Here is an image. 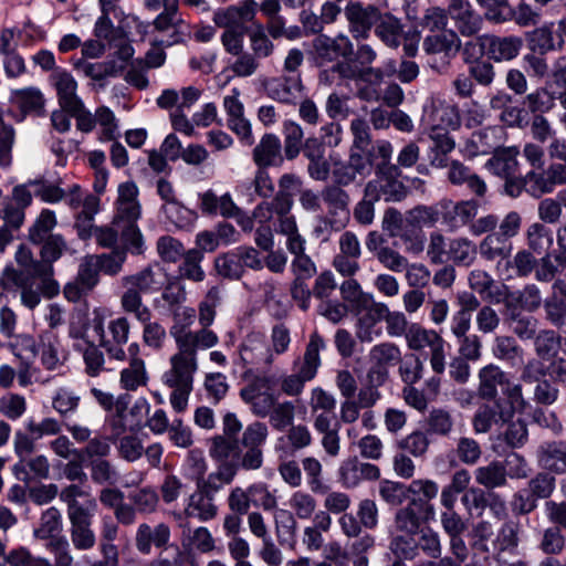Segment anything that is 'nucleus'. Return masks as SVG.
Here are the masks:
<instances>
[{"instance_id":"nucleus-62","label":"nucleus","mask_w":566,"mask_h":566,"mask_svg":"<svg viewBox=\"0 0 566 566\" xmlns=\"http://www.w3.org/2000/svg\"><path fill=\"white\" fill-rule=\"evenodd\" d=\"M248 36L252 54L258 59L269 57L273 53L274 45L268 38L261 23H255L254 27L248 31Z\"/></svg>"},{"instance_id":"nucleus-19","label":"nucleus","mask_w":566,"mask_h":566,"mask_svg":"<svg viewBox=\"0 0 566 566\" xmlns=\"http://www.w3.org/2000/svg\"><path fill=\"white\" fill-rule=\"evenodd\" d=\"M87 512L67 515L70 521V535L73 546L78 551H88L96 544V536L92 528L93 518L97 510L91 503Z\"/></svg>"},{"instance_id":"nucleus-11","label":"nucleus","mask_w":566,"mask_h":566,"mask_svg":"<svg viewBox=\"0 0 566 566\" xmlns=\"http://www.w3.org/2000/svg\"><path fill=\"white\" fill-rule=\"evenodd\" d=\"M504 129L502 126H488L474 132L462 145L464 157L474 158L495 151L502 144Z\"/></svg>"},{"instance_id":"nucleus-52","label":"nucleus","mask_w":566,"mask_h":566,"mask_svg":"<svg viewBox=\"0 0 566 566\" xmlns=\"http://www.w3.org/2000/svg\"><path fill=\"white\" fill-rule=\"evenodd\" d=\"M57 220L54 211L44 209L35 219L34 223L29 229V240L32 243H40L49 237H52V230L56 227Z\"/></svg>"},{"instance_id":"nucleus-43","label":"nucleus","mask_w":566,"mask_h":566,"mask_svg":"<svg viewBox=\"0 0 566 566\" xmlns=\"http://www.w3.org/2000/svg\"><path fill=\"white\" fill-rule=\"evenodd\" d=\"M238 469L239 464L237 462L223 461L218 464L216 471L208 474L205 481L200 483V488L208 489L216 494L234 480Z\"/></svg>"},{"instance_id":"nucleus-41","label":"nucleus","mask_w":566,"mask_h":566,"mask_svg":"<svg viewBox=\"0 0 566 566\" xmlns=\"http://www.w3.org/2000/svg\"><path fill=\"white\" fill-rule=\"evenodd\" d=\"M430 518L426 517L423 513H419V506L409 503L397 511L395 527L401 533L413 536L419 533L421 524Z\"/></svg>"},{"instance_id":"nucleus-58","label":"nucleus","mask_w":566,"mask_h":566,"mask_svg":"<svg viewBox=\"0 0 566 566\" xmlns=\"http://www.w3.org/2000/svg\"><path fill=\"white\" fill-rule=\"evenodd\" d=\"M301 463L305 472L308 489L315 494L325 493L327 486L323 482L322 463L314 457H305L302 459Z\"/></svg>"},{"instance_id":"nucleus-16","label":"nucleus","mask_w":566,"mask_h":566,"mask_svg":"<svg viewBox=\"0 0 566 566\" xmlns=\"http://www.w3.org/2000/svg\"><path fill=\"white\" fill-rule=\"evenodd\" d=\"M154 29L160 33L167 34L166 40H160L164 45H172L184 42L190 38L191 29L179 11L164 10L153 21Z\"/></svg>"},{"instance_id":"nucleus-21","label":"nucleus","mask_w":566,"mask_h":566,"mask_svg":"<svg viewBox=\"0 0 566 566\" xmlns=\"http://www.w3.org/2000/svg\"><path fill=\"white\" fill-rule=\"evenodd\" d=\"M448 14L463 36H472L482 28V17L473 10L471 3L467 0H451Z\"/></svg>"},{"instance_id":"nucleus-54","label":"nucleus","mask_w":566,"mask_h":566,"mask_svg":"<svg viewBox=\"0 0 566 566\" xmlns=\"http://www.w3.org/2000/svg\"><path fill=\"white\" fill-rule=\"evenodd\" d=\"M126 287L120 297V305L124 312L133 314L138 322L151 317L149 307L143 303L142 292L132 286Z\"/></svg>"},{"instance_id":"nucleus-8","label":"nucleus","mask_w":566,"mask_h":566,"mask_svg":"<svg viewBox=\"0 0 566 566\" xmlns=\"http://www.w3.org/2000/svg\"><path fill=\"white\" fill-rule=\"evenodd\" d=\"M175 324L170 327V335L176 342V337H193V344H201L202 349H209L214 347L219 343L218 335L207 328H200L198 331H191L190 326L193 324L196 318V310L190 306H178L172 312Z\"/></svg>"},{"instance_id":"nucleus-32","label":"nucleus","mask_w":566,"mask_h":566,"mask_svg":"<svg viewBox=\"0 0 566 566\" xmlns=\"http://www.w3.org/2000/svg\"><path fill=\"white\" fill-rule=\"evenodd\" d=\"M166 273L163 269L148 266L138 273L124 276V286H132L142 293H154L161 289L166 282Z\"/></svg>"},{"instance_id":"nucleus-45","label":"nucleus","mask_w":566,"mask_h":566,"mask_svg":"<svg viewBox=\"0 0 566 566\" xmlns=\"http://www.w3.org/2000/svg\"><path fill=\"white\" fill-rule=\"evenodd\" d=\"M476 483L486 489H496L506 485V469L500 461H492L486 465L479 467L474 471Z\"/></svg>"},{"instance_id":"nucleus-61","label":"nucleus","mask_w":566,"mask_h":566,"mask_svg":"<svg viewBox=\"0 0 566 566\" xmlns=\"http://www.w3.org/2000/svg\"><path fill=\"white\" fill-rule=\"evenodd\" d=\"M559 346L560 337L552 329H542L534 337L535 353L543 359L555 356Z\"/></svg>"},{"instance_id":"nucleus-38","label":"nucleus","mask_w":566,"mask_h":566,"mask_svg":"<svg viewBox=\"0 0 566 566\" xmlns=\"http://www.w3.org/2000/svg\"><path fill=\"white\" fill-rule=\"evenodd\" d=\"M60 500L66 505V514H77L87 512L91 509V503L94 504V510H97V502L91 497L90 492L85 491L77 484H70L62 489L59 493Z\"/></svg>"},{"instance_id":"nucleus-7","label":"nucleus","mask_w":566,"mask_h":566,"mask_svg":"<svg viewBox=\"0 0 566 566\" xmlns=\"http://www.w3.org/2000/svg\"><path fill=\"white\" fill-rule=\"evenodd\" d=\"M239 359L247 373H253L268 369L274 357L265 336L253 332L242 340L239 348Z\"/></svg>"},{"instance_id":"nucleus-40","label":"nucleus","mask_w":566,"mask_h":566,"mask_svg":"<svg viewBox=\"0 0 566 566\" xmlns=\"http://www.w3.org/2000/svg\"><path fill=\"white\" fill-rule=\"evenodd\" d=\"M512 251V242L503 238L497 232L486 234L479 244V252L481 256L488 261L507 259Z\"/></svg>"},{"instance_id":"nucleus-46","label":"nucleus","mask_w":566,"mask_h":566,"mask_svg":"<svg viewBox=\"0 0 566 566\" xmlns=\"http://www.w3.org/2000/svg\"><path fill=\"white\" fill-rule=\"evenodd\" d=\"M62 530V514L59 509L51 506L42 512L39 525L33 530V536L39 539H53Z\"/></svg>"},{"instance_id":"nucleus-39","label":"nucleus","mask_w":566,"mask_h":566,"mask_svg":"<svg viewBox=\"0 0 566 566\" xmlns=\"http://www.w3.org/2000/svg\"><path fill=\"white\" fill-rule=\"evenodd\" d=\"M17 348L19 352L15 355L22 359L18 370V380L20 386L25 387L32 382L33 373L31 365L32 359L38 355L39 345L33 337L23 336L19 339Z\"/></svg>"},{"instance_id":"nucleus-33","label":"nucleus","mask_w":566,"mask_h":566,"mask_svg":"<svg viewBox=\"0 0 566 566\" xmlns=\"http://www.w3.org/2000/svg\"><path fill=\"white\" fill-rule=\"evenodd\" d=\"M479 387L478 394L481 398L492 400L497 396V388H504L507 384L506 373L497 365L489 364L482 367L478 374Z\"/></svg>"},{"instance_id":"nucleus-53","label":"nucleus","mask_w":566,"mask_h":566,"mask_svg":"<svg viewBox=\"0 0 566 566\" xmlns=\"http://www.w3.org/2000/svg\"><path fill=\"white\" fill-rule=\"evenodd\" d=\"M440 219H442L440 202L436 206H417L409 210L406 216L407 222L418 228L432 227Z\"/></svg>"},{"instance_id":"nucleus-44","label":"nucleus","mask_w":566,"mask_h":566,"mask_svg":"<svg viewBox=\"0 0 566 566\" xmlns=\"http://www.w3.org/2000/svg\"><path fill=\"white\" fill-rule=\"evenodd\" d=\"M148 381L145 361L139 357H132L128 367L120 371L119 384L125 390H137Z\"/></svg>"},{"instance_id":"nucleus-15","label":"nucleus","mask_w":566,"mask_h":566,"mask_svg":"<svg viewBox=\"0 0 566 566\" xmlns=\"http://www.w3.org/2000/svg\"><path fill=\"white\" fill-rule=\"evenodd\" d=\"M440 208L442 222L450 231H457L463 227H469L478 214L479 203L473 199L458 202L444 199L440 201Z\"/></svg>"},{"instance_id":"nucleus-1","label":"nucleus","mask_w":566,"mask_h":566,"mask_svg":"<svg viewBox=\"0 0 566 566\" xmlns=\"http://www.w3.org/2000/svg\"><path fill=\"white\" fill-rule=\"evenodd\" d=\"M326 348V343L318 333L310 336L303 358L293 363V371L280 379L283 394L295 397L302 394L305 384L315 378L321 366L319 353Z\"/></svg>"},{"instance_id":"nucleus-22","label":"nucleus","mask_w":566,"mask_h":566,"mask_svg":"<svg viewBox=\"0 0 566 566\" xmlns=\"http://www.w3.org/2000/svg\"><path fill=\"white\" fill-rule=\"evenodd\" d=\"M49 83L56 92L60 107L65 111L82 102L77 94V81L67 70H54L49 76Z\"/></svg>"},{"instance_id":"nucleus-48","label":"nucleus","mask_w":566,"mask_h":566,"mask_svg":"<svg viewBox=\"0 0 566 566\" xmlns=\"http://www.w3.org/2000/svg\"><path fill=\"white\" fill-rule=\"evenodd\" d=\"M322 198L328 206L331 214H343V221L348 219L349 210V196L340 188V186H327L322 191Z\"/></svg>"},{"instance_id":"nucleus-47","label":"nucleus","mask_w":566,"mask_h":566,"mask_svg":"<svg viewBox=\"0 0 566 566\" xmlns=\"http://www.w3.org/2000/svg\"><path fill=\"white\" fill-rule=\"evenodd\" d=\"M368 359L369 364L384 367L388 370L390 366L401 360V352L394 343H380L370 348Z\"/></svg>"},{"instance_id":"nucleus-55","label":"nucleus","mask_w":566,"mask_h":566,"mask_svg":"<svg viewBox=\"0 0 566 566\" xmlns=\"http://www.w3.org/2000/svg\"><path fill=\"white\" fill-rule=\"evenodd\" d=\"M221 302V292L218 286H212L208 290L205 298L199 303V324L201 328L211 326L217 315V307Z\"/></svg>"},{"instance_id":"nucleus-59","label":"nucleus","mask_w":566,"mask_h":566,"mask_svg":"<svg viewBox=\"0 0 566 566\" xmlns=\"http://www.w3.org/2000/svg\"><path fill=\"white\" fill-rule=\"evenodd\" d=\"M9 566H53L52 562L42 556H34L25 546H18L4 555Z\"/></svg>"},{"instance_id":"nucleus-6","label":"nucleus","mask_w":566,"mask_h":566,"mask_svg":"<svg viewBox=\"0 0 566 566\" xmlns=\"http://www.w3.org/2000/svg\"><path fill=\"white\" fill-rule=\"evenodd\" d=\"M399 176L398 166L379 167L376 178L367 182L365 196L370 199H384L386 201L402 200L406 197V188L398 179Z\"/></svg>"},{"instance_id":"nucleus-34","label":"nucleus","mask_w":566,"mask_h":566,"mask_svg":"<svg viewBox=\"0 0 566 566\" xmlns=\"http://www.w3.org/2000/svg\"><path fill=\"white\" fill-rule=\"evenodd\" d=\"M448 180L455 186L467 185L469 190L478 197H483L488 190L485 181L458 160L450 163Z\"/></svg>"},{"instance_id":"nucleus-5","label":"nucleus","mask_w":566,"mask_h":566,"mask_svg":"<svg viewBox=\"0 0 566 566\" xmlns=\"http://www.w3.org/2000/svg\"><path fill=\"white\" fill-rule=\"evenodd\" d=\"M406 342L410 349H430V365L434 373L442 374L446 369V342L433 329H426L412 324L406 333Z\"/></svg>"},{"instance_id":"nucleus-64","label":"nucleus","mask_w":566,"mask_h":566,"mask_svg":"<svg viewBox=\"0 0 566 566\" xmlns=\"http://www.w3.org/2000/svg\"><path fill=\"white\" fill-rule=\"evenodd\" d=\"M289 506L300 520H310L316 511V500L305 491H296L289 499Z\"/></svg>"},{"instance_id":"nucleus-25","label":"nucleus","mask_w":566,"mask_h":566,"mask_svg":"<svg viewBox=\"0 0 566 566\" xmlns=\"http://www.w3.org/2000/svg\"><path fill=\"white\" fill-rule=\"evenodd\" d=\"M537 464L543 470L566 474V442L551 441L542 443L536 451Z\"/></svg>"},{"instance_id":"nucleus-26","label":"nucleus","mask_w":566,"mask_h":566,"mask_svg":"<svg viewBox=\"0 0 566 566\" xmlns=\"http://www.w3.org/2000/svg\"><path fill=\"white\" fill-rule=\"evenodd\" d=\"M72 64L74 70L98 83L99 86H104L108 77H115L124 70V65L118 64L116 59L103 62H88L85 59H77Z\"/></svg>"},{"instance_id":"nucleus-4","label":"nucleus","mask_w":566,"mask_h":566,"mask_svg":"<svg viewBox=\"0 0 566 566\" xmlns=\"http://www.w3.org/2000/svg\"><path fill=\"white\" fill-rule=\"evenodd\" d=\"M240 397L249 410L259 418H266L277 401L272 378L266 375L254 376L241 388Z\"/></svg>"},{"instance_id":"nucleus-35","label":"nucleus","mask_w":566,"mask_h":566,"mask_svg":"<svg viewBox=\"0 0 566 566\" xmlns=\"http://www.w3.org/2000/svg\"><path fill=\"white\" fill-rule=\"evenodd\" d=\"M12 472L18 480L24 483H29L33 479H48L50 475V462L43 454L29 457L24 460H19L13 465Z\"/></svg>"},{"instance_id":"nucleus-57","label":"nucleus","mask_w":566,"mask_h":566,"mask_svg":"<svg viewBox=\"0 0 566 566\" xmlns=\"http://www.w3.org/2000/svg\"><path fill=\"white\" fill-rule=\"evenodd\" d=\"M526 239L528 248L537 254L545 253L553 244L551 230L538 222L527 228Z\"/></svg>"},{"instance_id":"nucleus-20","label":"nucleus","mask_w":566,"mask_h":566,"mask_svg":"<svg viewBox=\"0 0 566 566\" xmlns=\"http://www.w3.org/2000/svg\"><path fill=\"white\" fill-rule=\"evenodd\" d=\"M256 7L258 4L254 0H244L237 6L216 11L213 22L226 30H248L245 24L253 20Z\"/></svg>"},{"instance_id":"nucleus-3","label":"nucleus","mask_w":566,"mask_h":566,"mask_svg":"<svg viewBox=\"0 0 566 566\" xmlns=\"http://www.w3.org/2000/svg\"><path fill=\"white\" fill-rule=\"evenodd\" d=\"M38 244L41 245V260L40 264H38V272L42 275L41 292L46 297L51 298L60 292V285L53 279V263L63 255L73 254L75 251L67 244L64 237L60 233H55Z\"/></svg>"},{"instance_id":"nucleus-13","label":"nucleus","mask_w":566,"mask_h":566,"mask_svg":"<svg viewBox=\"0 0 566 566\" xmlns=\"http://www.w3.org/2000/svg\"><path fill=\"white\" fill-rule=\"evenodd\" d=\"M344 14L348 22V29L355 38H367L370 29L380 20V13L374 6H364L358 1H349Z\"/></svg>"},{"instance_id":"nucleus-27","label":"nucleus","mask_w":566,"mask_h":566,"mask_svg":"<svg viewBox=\"0 0 566 566\" xmlns=\"http://www.w3.org/2000/svg\"><path fill=\"white\" fill-rule=\"evenodd\" d=\"M184 513L187 517H195L200 522L214 518L218 513L214 493L208 489L197 488L196 492L188 497Z\"/></svg>"},{"instance_id":"nucleus-60","label":"nucleus","mask_w":566,"mask_h":566,"mask_svg":"<svg viewBox=\"0 0 566 566\" xmlns=\"http://www.w3.org/2000/svg\"><path fill=\"white\" fill-rule=\"evenodd\" d=\"M295 417V406L292 401L279 400L274 403V409L268 415L271 427L276 431H284L293 424Z\"/></svg>"},{"instance_id":"nucleus-24","label":"nucleus","mask_w":566,"mask_h":566,"mask_svg":"<svg viewBox=\"0 0 566 566\" xmlns=\"http://www.w3.org/2000/svg\"><path fill=\"white\" fill-rule=\"evenodd\" d=\"M316 55L324 61H335L339 57H348L353 54V43L345 34L335 38L321 34L313 40Z\"/></svg>"},{"instance_id":"nucleus-23","label":"nucleus","mask_w":566,"mask_h":566,"mask_svg":"<svg viewBox=\"0 0 566 566\" xmlns=\"http://www.w3.org/2000/svg\"><path fill=\"white\" fill-rule=\"evenodd\" d=\"M33 279L25 276L23 272H18L12 266H7L1 276V284L4 289L19 287L21 290L22 304L29 310H33L41 302L39 291L32 287Z\"/></svg>"},{"instance_id":"nucleus-50","label":"nucleus","mask_w":566,"mask_h":566,"mask_svg":"<svg viewBox=\"0 0 566 566\" xmlns=\"http://www.w3.org/2000/svg\"><path fill=\"white\" fill-rule=\"evenodd\" d=\"M214 269L220 276L228 280H240L244 274L235 249L219 254L214 259Z\"/></svg>"},{"instance_id":"nucleus-9","label":"nucleus","mask_w":566,"mask_h":566,"mask_svg":"<svg viewBox=\"0 0 566 566\" xmlns=\"http://www.w3.org/2000/svg\"><path fill=\"white\" fill-rule=\"evenodd\" d=\"M138 187L133 181L118 186L115 202L114 224L136 223L142 216V206L138 200Z\"/></svg>"},{"instance_id":"nucleus-42","label":"nucleus","mask_w":566,"mask_h":566,"mask_svg":"<svg viewBox=\"0 0 566 566\" xmlns=\"http://www.w3.org/2000/svg\"><path fill=\"white\" fill-rule=\"evenodd\" d=\"M448 253L450 262L457 265L469 266L476 258L478 248L472 240L465 237H458L449 240Z\"/></svg>"},{"instance_id":"nucleus-63","label":"nucleus","mask_w":566,"mask_h":566,"mask_svg":"<svg viewBox=\"0 0 566 566\" xmlns=\"http://www.w3.org/2000/svg\"><path fill=\"white\" fill-rule=\"evenodd\" d=\"M343 298L348 302L353 311L366 307L374 300L373 294L363 292L356 280L349 279L340 285Z\"/></svg>"},{"instance_id":"nucleus-18","label":"nucleus","mask_w":566,"mask_h":566,"mask_svg":"<svg viewBox=\"0 0 566 566\" xmlns=\"http://www.w3.org/2000/svg\"><path fill=\"white\" fill-rule=\"evenodd\" d=\"M380 470L377 465L360 462L356 457L344 460L338 468V481L345 489H354L363 481L377 480Z\"/></svg>"},{"instance_id":"nucleus-12","label":"nucleus","mask_w":566,"mask_h":566,"mask_svg":"<svg viewBox=\"0 0 566 566\" xmlns=\"http://www.w3.org/2000/svg\"><path fill=\"white\" fill-rule=\"evenodd\" d=\"M156 189L157 195L164 201L161 211L166 217L179 228L189 224L195 214L178 200L172 185L165 178H159L156 182Z\"/></svg>"},{"instance_id":"nucleus-30","label":"nucleus","mask_w":566,"mask_h":566,"mask_svg":"<svg viewBox=\"0 0 566 566\" xmlns=\"http://www.w3.org/2000/svg\"><path fill=\"white\" fill-rule=\"evenodd\" d=\"M265 90L270 98L291 104L301 97L303 85L298 74H291L282 78L271 80Z\"/></svg>"},{"instance_id":"nucleus-17","label":"nucleus","mask_w":566,"mask_h":566,"mask_svg":"<svg viewBox=\"0 0 566 566\" xmlns=\"http://www.w3.org/2000/svg\"><path fill=\"white\" fill-rule=\"evenodd\" d=\"M358 318L356 323V337L363 343H370L380 335L376 328L388 312V306L384 303H377L374 300L366 307L355 310Z\"/></svg>"},{"instance_id":"nucleus-51","label":"nucleus","mask_w":566,"mask_h":566,"mask_svg":"<svg viewBox=\"0 0 566 566\" xmlns=\"http://www.w3.org/2000/svg\"><path fill=\"white\" fill-rule=\"evenodd\" d=\"M284 136V157L287 160L295 159L302 149L304 132L300 124L293 120H286L283 124Z\"/></svg>"},{"instance_id":"nucleus-10","label":"nucleus","mask_w":566,"mask_h":566,"mask_svg":"<svg viewBox=\"0 0 566 566\" xmlns=\"http://www.w3.org/2000/svg\"><path fill=\"white\" fill-rule=\"evenodd\" d=\"M240 92L232 88L231 94L223 97V108L227 114L228 127L248 146L254 142L250 120L244 115V106L240 101Z\"/></svg>"},{"instance_id":"nucleus-29","label":"nucleus","mask_w":566,"mask_h":566,"mask_svg":"<svg viewBox=\"0 0 566 566\" xmlns=\"http://www.w3.org/2000/svg\"><path fill=\"white\" fill-rule=\"evenodd\" d=\"M253 160L258 168L280 166L283 163L282 144L274 134H265L253 149Z\"/></svg>"},{"instance_id":"nucleus-31","label":"nucleus","mask_w":566,"mask_h":566,"mask_svg":"<svg viewBox=\"0 0 566 566\" xmlns=\"http://www.w3.org/2000/svg\"><path fill=\"white\" fill-rule=\"evenodd\" d=\"M408 490L409 494L412 495L409 503L419 506V513H423L426 517H433L434 509L430 501L438 495V483L429 479H418L411 481Z\"/></svg>"},{"instance_id":"nucleus-37","label":"nucleus","mask_w":566,"mask_h":566,"mask_svg":"<svg viewBox=\"0 0 566 566\" xmlns=\"http://www.w3.org/2000/svg\"><path fill=\"white\" fill-rule=\"evenodd\" d=\"M518 149L516 147H506L496 149L493 156L486 161L485 167L494 175L501 178L514 177L517 171Z\"/></svg>"},{"instance_id":"nucleus-28","label":"nucleus","mask_w":566,"mask_h":566,"mask_svg":"<svg viewBox=\"0 0 566 566\" xmlns=\"http://www.w3.org/2000/svg\"><path fill=\"white\" fill-rule=\"evenodd\" d=\"M170 539V528L165 523H159L151 527L147 523H142L137 527L135 535V545L142 554H149L151 546L164 547Z\"/></svg>"},{"instance_id":"nucleus-56","label":"nucleus","mask_w":566,"mask_h":566,"mask_svg":"<svg viewBox=\"0 0 566 566\" xmlns=\"http://www.w3.org/2000/svg\"><path fill=\"white\" fill-rule=\"evenodd\" d=\"M203 260V253L199 250L191 249L184 255V261L179 266L181 277L193 282H202L206 273L200 263Z\"/></svg>"},{"instance_id":"nucleus-36","label":"nucleus","mask_w":566,"mask_h":566,"mask_svg":"<svg viewBox=\"0 0 566 566\" xmlns=\"http://www.w3.org/2000/svg\"><path fill=\"white\" fill-rule=\"evenodd\" d=\"M38 354L41 357L42 365L48 370L57 369L65 359L60 339L52 331L44 332L40 335Z\"/></svg>"},{"instance_id":"nucleus-2","label":"nucleus","mask_w":566,"mask_h":566,"mask_svg":"<svg viewBox=\"0 0 566 566\" xmlns=\"http://www.w3.org/2000/svg\"><path fill=\"white\" fill-rule=\"evenodd\" d=\"M177 352L169 358V368L164 371L161 381L166 386L193 385L198 370L197 353L201 344H193V337H176Z\"/></svg>"},{"instance_id":"nucleus-49","label":"nucleus","mask_w":566,"mask_h":566,"mask_svg":"<svg viewBox=\"0 0 566 566\" xmlns=\"http://www.w3.org/2000/svg\"><path fill=\"white\" fill-rule=\"evenodd\" d=\"M99 205L101 200L97 196L92 193L84 196L80 207L82 210L76 214V227L81 237L90 234L94 217L99 211Z\"/></svg>"},{"instance_id":"nucleus-14","label":"nucleus","mask_w":566,"mask_h":566,"mask_svg":"<svg viewBox=\"0 0 566 566\" xmlns=\"http://www.w3.org/2000/svg\"><path fill=\"white\" fill-rule=\"evenodd\" d=\"M482 51L495 62L511 61L515 59L523 46L520 36H496L484 34L478 38Z\"/></svg>"}]
</instances>
